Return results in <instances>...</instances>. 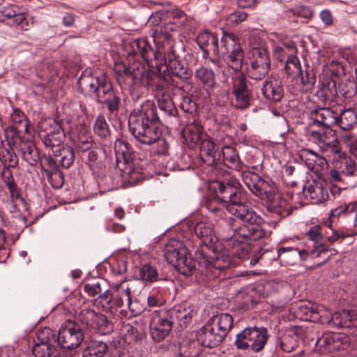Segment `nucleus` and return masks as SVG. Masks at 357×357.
<instances>
[{
	"label": "nucleus",
	"instance_id": "nucleus-38",
	"mask_svg": "<svg viewBox=\"0 0 357 357\" xmlns=\"http://www.w3.org/2000/svg\"><path fill=\"white\" fill-rule=\"evenodd\" d=\"M337 119L336 125L344 130H349L357 127V111L353 107L337 112Z\"/></svg>",
	"mask_w": 357,
	"mask_h": 357
},
{
	"label": "nucleus",
	"instance_id": "nucleus-54",
	"mask_svg": "<svg viewBox=\"0 0 357 357\" xmlns=\"http://www.w3.org/2000/svg\"><path fill=\"white\" fill-rule=\"evenodd\" d=\"M298 76L301 79V82L303 85V91L305 92H311L314 88L317 80L314 69L307 66L305 72L301 70V73H299Z\"/></svg>",
	"mask_w": 357,
	"mask_h": 357
},
{
	"label": "nucleus",
	"instance_id": "nucleus-16",
	"mask_svg": "<svg viewBox=\"0 0 357 357\" xmlns=\"http://www.w3.org/2000/svg\"><path fill=\"white\" fill-rule=\"evenodd\" d=\"M110 79L105 75L95 76L87 71H84L79 78L77 84L80 91L82 93L95 95L96 99L98 94H100L102 89Z\"/></svg>",
	"mask_w": 357,
	"mask_h": 357
},
{
	"label": "nucleus",
	"instance_id": "nucleus-19",
	"mask_svg": "<svg viewBox=\"0 0 357 357\" xmlns=\"http://www.w3.org/2000/svg\"><path fill=\"white\" fill-rule=\"evenodd\" d=\"M232 93L235 96L236 107L245 109L250 106L252 91L249 89V81L244 75L237 76L234 81Z\"/></svg>",
	"mask_w": 357,
	"mask_h": 357
},
{
	"label": "nucleus",
	"instance_id": "nucleus-30",
	"mask_svg": "<svg viewBox=\"0 0 357 357\" xmlns=\"http://www.w3.org/2000/svg\"><path fill=\"white\" fill-rule=\"evenodd\" d=\"M217 247H215V254L214 257L205 260L198 259L199 264H203L206 268V271L210 272L213 270L221 271L230 268L231 261L230 257L225 255V252H217Z\"/></svg>",
	"mask_w": 357,
	"mask_h": 357
},
{
	"label": "nucleus",
	"instance_id": "nucleus-45",
	"mask_svg": "<svg viewBox=\"0 0 357 357\" xmlns=\"http://www.w3.org/2000/svg\"><path fill=\"white\" fill-rule=\"evenodd\" d=\"M169 87V83L166 86V90L164 93H159L156 91L158 96H161L158 99V106L159 109L164 112V114L168 116H176L178 114V109L176 107L172 98L166 95Z\"/></svg>",
	"mask_w": 357,
	"mask_h": 357
},
{
	"label": "nucleus",
	"instance_id": "nucleus-47",
	"mask_svg": "<svg viewBox=\"0 0 357 357\" xmlns=\"http://www.w3.org/2000/svg\"><path fill=\"white\" fill-rule=\"evenodd\" d=\"M319 149L326 157L333 158L334 162L338 160L342 155H344V152L342 151L340 142L336 138L329 142L326 140L324 143L320 144Z\"/></svg>",
	"mask_w": 357,
	"mask_h": 357
},
{
	"label": "nucleus",
	"instance_id": "nucleus-35",
	"mask_svg": "<svg viewBox=\"0 0 357 357\" xmlns=\"http://www.w3.org/2000/svg\"><path fill=\"white\" fill-rule=\"evenodd\" d=\"M4 17L12 20L13 24L21 26L25 29L28 25V21L22 9L15 4H8L3 7L0 12Z\"/></svg>",
	"mask_w": 357,
	"mask_h": 357
},
{
	"label": "nucleus",
	"instance_id": "nucleus-29",
	"mask_svg": "<svg viewBox=\"0 0 357 357\" xmlns=\"http://www.w3.org/2000/svg\"><path fill=\"white\" fill-rule=\"evenodd\" d=\"M188 250L182 241L172 238L165 244L163 252L167 261L172 265L178 261L181 256L187 255Z\"/></svg>",
	"mask_w": 357,
	"mask_h": 357
},
{
	"label": "nucleus",
	"instance_id": "nucleus-59",
	"mask_svg": "<svg viewBox=\"0 0 357 357\" xmlns=\"http://www.w3.org/2000/svg\"><path fill=\"white\" fill-rule=\"evenodd\" d=\"M94 132L101 138L106 139L110 135V130L103 115H99L93 126Z\"/></svg>",
	"mask_w": 357,
	"mask_h": 357
},
{
	"label": "nucleus",
	"instance_id": "nucleus-41",
	"mask_svg": "<svg viewBox=\"0 0 357 357\" xmlns=\"http://www.w3.org/2000/svg\"><path fill=\"white\" fill-rule=\"evenodd\" d=\"M0 162L3 165L4 172L8 170V168L17 167L18 158L9 143L5 145L3 142H0Z\"/></svg>",
	"mask_w": 357,
	"mask_h": 357
},
{
	"label": "nucleus",
	"instance_id": "nucleus-17",
	"mask_svg": "<svg viewBox=\"0 0 357 357\" xmlns=\"http://www.w3.org/2000/svg\"><path fill=\"white\" fill-rule=\"evenodd\" d=\"M308 118L310 127L324 130L336 125L337 112L330 107H317L310 112Z\"/></svg>",
	"mask_w": 357,
	"mask_h": 357
},
{
	"label": "nucleus",
	"instance_id": "nucleus-20",
	"mask_svg": "<svg viewBox=\"0 0 357 357\" xmlns=\"http://www.w3.org/2000/svg\"><path fill=\"white\" fill-rule=\"evenodd\" d=\"M126 50L129 56H139L144 61H154L155 63L159 59V56L162 53H156L150 45L147 39L139 38L132 40L126 46Z\"/></svg>",
	"mask_w": 357,
	"mask_h": 357
},
{
	"label": "nucleus",
	"instance_id": "nucleus-48",
	"mask_svg": "<svg viewBox=\"0 0 357 357\" xmlns=\"http://www.w3.org/2000/svg\"><path fill=\"white\" fill-rule=\"evenodd\" d=\"M178 261L172 264L178 271L185 276H190L195 271V261L188 251L187 255L181 256Z\"/></svg>",
	"mask_w": 357,
	"mask_h": 357
},
{
	"label": "nucleus",
	"instance_id": "nucleus-9",
	"mask_svg": "<svg viewBox=\"0 0 357 357\" xmlns=\"http://www.w3.org/2000/svg\"><path fill=\"white\" fill-rule=\"evenodd\" d=\"M194 231L200 241L195 252L197 259L207 260L214 257L217 238L211 225L199 222L195 227Z\"/></svg>",
	"mask_w": 357,
	"mask_h": 357
},
{
	"label": "nucleus",
	"instance_id": "nucleus-21",
	"mask_svg": "<svg viewBox=\"0 0 357 357\" xmlns=\"http://www.w3.org/2000/svg\"><path fill=\"white\" fill-rule=\"evenodd\" d=\"M343 334L325 333L318 337L315 344V350L319 354L332 353L344 349Z\"/></svg>",
	"mask_w": 357,
	"mask_h": 357
},
{
	"label": "nucleus",
	"instance_id": "nucleus-24",
	"mask_svg": "<svg viewBox=\"0 0 357 357\" xmlns=\"http://www.w3.org/2000/svg\"><path fill=\"white\" fill-rule=\"evenodd\" d=\"M168 310L174 326L180 329L185 328L191 323L195 314L193 309L186 304L176 305Z\"/></svg>",
	"mask_w": 357,
	"mask_h": 357
},
{
	"label": "nucleus",
	"instance_id": "nucleus-5",
	"mask_svg": "<svg viewBox=\"0 0 357 357\" xmlns=\"http://www.w3.org/2000/svg\"><path fill=\"white\" fill-rule=\"evenodd\" d=\"M135 61L128 66H124L123 74L130 85L136 87L153 88L155 91L164 93L167 85V78L161 77L156 71H151V68L155 67L154 61Z\"/></svg>",
	"mask_w": 357,
	"mask_h": 357
},
{
	"label": "nucleus",
	"instance_id": "nucleus-52",
	"mask_svg": "<svg viewBox=\"0 0 357 357\" xmlns=\"http://www.w3.org/2000/svg\"><path fill=\"white\" fill-rule=\"evenodd\" d=\"M337 90L334 80H325L322 87L317 91V95L322 102L331 100L336 96Z\"/></svg>",
	"mask_w": 357,
	"mask_h": 357
},
{
	"label": "nucleus",
	"instance_id": "nucleus-15",
	"mask_svg": "<svg viewBox=\"0 0 357 357\" xmlns=\"http://www.w3.org/2000/svg\"><path fill=\"white\" fill-rule=\"evenodd\" d=\"M82 158L92 174L98 178L99 184H102L104 180L111 179L110 176H101L105 168L104 155L101 149L91 148L84 151L82 153Z\"/></svg>",
	"mask_w": 357,
	"mask_h": 357
},
{
	"label": "nucleus",
	"instance_id": "nucleus-58",
	"mask_svg": "<svg viewBox=\"0 0 357 357\" xmlns=\"http://www.w3.org/2000/svg\"><path fill=\"white\" fill-rule=\"evenodd\" d=\"M139 277L144 282H153L158 280L159 275L155 267L146 264L140 268Z\"/></svg>",
	"mask_w": 357,
	"mask_h": 357
},
{
	"label": "nucleus",
	"instance_id": "nucleus-37",
	"mask_svg": "<svg viewBox=\"0 0 357 357\" xmlns=\"http://www.w3.org/2000/svg\"><path fill=\"white\" fill-rule=\"evenodd\" d=\"M52 150L60 167L68 169L73 165L75 157L74 149L71 146H59Z\"/></svg>",
	"mask_w": 357,
	"mask_h": 357
},
{
	"label": "nucleus",
	"instance_id": "nucleus-13",
	"mask_svg": "<svg viewBox=\"0 0 357 357\" xmlns=\"http://www.w3.org/2000/svg\"><path fill=\"white\" fill-rule=\"evenodd\" d=\"M149 326L154 341L160 342L165 339L174 327L169 310L154 311L151 314Z\"/></svg>",
	"mask_w": 357,
	"mask_h": 357
},
{
	"label": "nucleus",
	"instance_id": "nucleus-40",
	"mask_svg": "<svg viewBox=\"0 0 357 357\" xmlns=\"http://www.w3.org/2000/svg\"><path fill=\"white\" fill-rule=\"evenodd\" d=\"M84 345L83 357H103L108 349L103 341L92 339L85 340Z\"/></svg>",
	"mask_w": 357,
	"mask_h": 357
},
{
	"label": "nucleus",
	"instance_id": "nucleus-64",
	"mask_svg": "<svg viewBox=\"0 0 357 357\" xmlns=\"http://www.w3.org/2000/svg\"><path fill=\"white\" fill-rule=\"evenodd\" d=\"M179 107L184 112L189 114H192L197 109L195 102L188 96H183Z\"/></svg>",
	"mask_w": 357,
	"mask_h": 357
},
{
	"label": "nucleus",
	"instance_id": "nucleus-26",
	"mask_svg": "<svg viewBox=\"0 0 357 357\" xmlns=\"http://www.w3.org/2000/svg\"><path fill=\"white\" fill-rule=\"evenodd\" d=\"M335 218L342 222L357 227V202L344 203L332 209L330 213V219L333 221Z\"/></svg>",
	"mask_w": 357,
	"mask_h": 357
},
{
	"label": "nucleus",
	"instance_id": "nucleus-53",
	"mask_svg": "<svg viewBox=\"0 0 357 357\" xmlns=\"http://www.w3.org/2000/svg\"><path fill=\"white\" fill-rule=\"evenodd\" d=\"M227 62L229 66L235 71L240 70L243 67L244 54L240 46H236V49L227 53Z\"/></svg>",
	"mask_w": 357,
	"mask_h": 357
},
{
	"label": "nucleus",
	"instance_id": "nucleus-11",
	"mask_svg": "<svg viewBox=\"0 0 357 357\" xmlns=\"http://www.w3.org/2000/svg\"><path fill=\"white\" fill-rule=\"evenodd\" d=\"M84 335L81 326L76 321L64 322L58 331V345L67 350H74L84 342Z\"/></svg>",
	"mask_w": 357,
	"mask_h": 357
},
{
	"label": "nucleus",
	"instance_id": "nucleus-32",
	"mask_svg": "<svg viewBox=\"0 0 357 357\" xmlns=\"http://www.w3.org/2000/svg\"><path fill=\"white\" fill-rule=\"evenodd\" d=\"M262 93L266 99L279 102L283 97L284 91L282 82L273 77L266 79L261 89Z\"/></svg>",
	"mask_w": 357,
	"mask_h": 357
},
{
	"label": "nucleus",
	"instance_id": "nucleus-2",
	"mask_svg": "<svg viewBox=\"0 0 357 357\" xmlns=\"http://www.w3.org/2000/svg\"><path fill=\"white\" fill-rule=\"evenodd\" d=\"M160 125L157 107L151 100H146L139 107L135 108L128 119L129 130L139 142L145 145L154 144L155 153L167 155L169 145L161 137Z\"/></svg>",
	"mask_w": 357,
	"mask_h": 357
},
{
	"label": "nucleus",
	"instance_id": "nucleus-27",
	"mask_svg": "<svg viewBox=\"0 0 357 357\" xmlns=\"http://www.w3.org/2000/svg\"><path fill=\"white\" fill-rule=\"evenodd\" d=\"M303 334V329L299 326H289L279 339V345L282 351L291 352L298 347V340Z\"/></svg>",
	"mask_w": 357,
	"mask_h": 357
},
{
	"label": "nucleus",
	"instance_id": "nucleus-50",
	"mask_svg": "<svg viewBox=\"0 0 357 357\" xmlns=\"http://www.w3.org/2000/svg\"><path fill=\"white\" fill-rule=\"evenodd\" d=\"M241 45L236 41V38L234 34L223 33L220 42L218 44V53L217 56H225L227 53L236 49V46Z\"/></svg>",
	"mask_w": 357,
	"mask_h": 357
},
{
	"label": "nucleus",
	"instance_id": "nucleus-28",
	"mask_svg": "<svg viewBox=\"0 0 357 357\" xmlns=\"http://www.w3.org/2000/svg\"><path fill=\"white\" fill-rule=\"evenodd\" d=\"M221 164L229 169L241 172L244 163L240 158L236 149L232 146L225 145L221 149Z\"/></svg>",
	"mask_w": 357,
	"mask_h": 357
},
{
	"label": "nucleus",
	"instance_id": "nucleus-4",
	"mask_svg": "<svg viewBox=\"0 0 357 357\" xmlns=\"http://www.w3.org/2000/svg\"><path fill=\"white\" fill-rule=\"evenodd\" d=\"M155 43H162L164 49V62L162 55L160 56L161 61L158 60L155 62V68L162 77L163 75L165 76L164 73L167 70L168 79H171V75L181 80H188L191 78L193 74L192 71L188 68L186 63L182 61L179 55L176 54L174 42L170 33H167L166 29L164 31L162 29L157 31Z\"/></svg>",
	"mask_w": 357,
	"mask_h": 357
},
{
	"label": "nucleus",
	"instance_id": "nucleus-33",
	"mask_svg": "<svg viewBox=\"0 0 357 357\" xmlns=\"http://www.w3.org/2000/svg\"><path fill=\"white\" fill-rule=\"evenodd\" d=\"M195 77L208 94L217 85L215 73L210 68L203 66L199 67L195 72Z\"/></svg>",
	"mask_w": 357,
	"mask_h": 357
},
{
	"label": "nucleus",
	"instance_id": "nucleus-39",
	"mask_svg": "<svg viewBox=\"0 0 357 357\" xmlns=\"http://www.w3.org/2000/svg\"><path fill=\"white\" fill-rule=\"evenodd\" d=\"M306 236L313 245L311 246L317 248V250L324 253L329 251V247L325 243V238L322 234V227L320 225H314L310 228L306 233Z\"/></svg>",
	"mask_w": 357,
	"mask_h": 357
},
{
	"label": "nucleus",
	"instance_id": "nucleus-34",
	"mask_svg": "<svg viewBox=\"0 0 357 357\" xmlns=\"http://www.w3.org/2000/svg\"><path fill=\"white\" fill-rule=\"evenodd\" d=\"M202 347L196 337H188L179 344L178 355L179 357H198L202 351Z\"/></svg>",
	"mask_w": 357,
	"mask_h": 357
},
{
	"label": "nucleus",
	"instance_id": "nucleus-22",
	"mask_svg": "<svg viewBox=\"0 0 357 357\" xmlns=\"http://www.w3.org/2000/svg\"><path fill=\"white\" fill-rule=\"evenodd\" d=\"M102 89L96 98L97 102L105 105L110 114L116 115L121 104L119 93L114 91L111 81Z\"/></svg>",
	"mask_w": 357,
	"mask_h": 357
},
{
	"label": "nucleus",
	"instance_id": "nucleus-43",
	"mask_svg": "<svg viewBox=\"0 0 357 357\" xmlns=\"http://www.w3.org/2000/svg\"><path fill=\"white\" fill-rule=\"evenodd\" d=\"M279 259L280 263L284 265H294L298 259V248L281 247L277 250L276 255L271 259Z\"/></svg>",
	"mask_w": 357,
	"mask_h": 357
},
{
	"label": "nucleus",
	"instance_id": "nucleus-55",
	"mask_svg": "<svg viewBox=\"0 0 357 357\" xmlns=\"http://www.w3.org/2000/svg\"><path fill=\"white\" fill-rule=\"evenodd\" d=\"M36 340L35 344H54L58 343V331L56 332L49 327L40 328L36 333Z\"/></svg>",
	"mask_w": 357,
	"mask_h": 357
},
{
	"label": "nucleus",
	"instance_id": "nucleus-63",
	"mask_svg": "<svg viewBox=\"0 0 357 357\" xmlns=\"http://www.w3.org/2000/svg\"><path fill=\"white\" fill-rule=\"evenodd\" d=\"M347 310H343L342 312H336L332 314V317L330 318L329 325H333L335 326L340 327V328H346V322L347 319L344 318L346 317Z\"/></svg>",
	"mask_w": 357,
	"mask_h": 357
},
{
	"label": "nucleus",
	"instance_id": "nucleus-56",
	"mask_svg": "<svg viewBox=\"0 0 357 357\" xmlns=\"http://www.w3.org/2000/svg\"><path fill=\"white\" fill-rule=\"evenodd\" d=\"M106 287V282L102 279H99L96 282L85 284L84 286V291L89 296L94 297L97 295L100 296L103 295L105 290H107Z\"/></svg>",
	"mask_w": 357,
	"mask_h": 357
},
{
	"label": "nucleus",
	"instance_id": "nucleus-3",
	"mask_svg": "<svg viewBox=\"0 0 357 357\" xmlns=\"http://www.w3.org/2000/svg\"><path fill=\"white\" fill-rule=\"evenodd\" d=\"M241 177L245 185L253 195L268 200L267 209L270 212L282 218L291 213L287 200L281 195L275 193L269 181L251 171H243Z\"/></svg>",
	"mask_w": 357,
	"mask_h": 357
},
{
	"label": "nucleus",
	"instance_id": "nucleus-51",
	"mask_svg": "<svg viewBox=\"0 0 357 357\" xmlns=\"http://www.w3.org/2000/svg\"><path fill=\"white\" fill-rule=\"evenodd\" d=\"M13 128L17 133H28L29 121L24 114L20 109H14L10 115Z\"/></svg>",
	"mask_w": 357,
	"mask_h": 357
},
{
	"label": "nucleus",
	"instance_id": "nucleus-62",
	"mask_svg": "<svg viewBox=\"0 0 357 357\" xmlns=\"http://www.w3.org/2000/svg\"><path fill=\"white\" fill-rule=\"evenodd\" d=\"M317 306L313 305H302L301 307V312L303 314V319L312 322H316L319 319L317 312Z\"/></svg>",
	"mask_w": 357,
	"mask_h": 357
},
{
	"label": "nucleus",
	"instance_id": "nucleus-6",
	"mask_svg": "<svg viewBox=\"0 0 357 357\" xmlns=\"http://www.w3.org/2000/svg\"><path fill=\"white\" fill-rule=\"evenodd\" d=\"M234 319L228 313L212 317L195 334L203 347L213 348L218 346L233 327Z\"/></svg>",
	"mask_w": 357,
	"mask_h": 357
},
{
	"label": "nucleus",
	"instance_id": "nucleus-18",
	"mask_svg": "<svg viewBox=\"0 0 357 357\" xmlns=\"http://www.w3.org/2000/svg\"><path fill=\"white\" fill-rule=\"evenodd\" d=\"M78 320L86 326L101 333H106L110 330L109 321L105 315L87 307L81 310Z\"/></svg>",
	"mask_w": 357,
	"mask_h": 357
},
{
	"label": "nucleus",
	"instance_id": "nucleus-31",
	"mask_svg": "<svg viewBox=\"0 0 357 357\" xmlns=\"http://www.w3.org/2000/svg\"><path fill=\"white\" fill-rule=\"evenodd\" d=\"M197 42L204 52V58H207L210 52L214 55L218 53L219 40L216 34L209 32L202 33L198 36Z\"/></svg>",
	"mask_w": 357,
	"mask_h": 357
},
{
	"label": "nucleus",
	"instance_id": "nucleus-60",
	"mask_svg": "<svg viewBox=\"0 0 357 357\" xmlns=\"http://www.w3.org/2000/svg\"><path fill=\"white\" fill-rule=\"evenodd\" d=\"M163 13L162 12H155L153 13L149 19L148 22L154 26H157V28L155 29L153 38H155V36H156V31H160L161 29L164 31L166 29L167 33H169L168 31H174V27L173 25L167 24L165 26L162 27L160 26V23L161 22L162 17Z\"/></svg>",
	"mask_w": 357,
	"mask_h": 357
},
{
	"label": "nucleus",
	"instance_id": "nucleus-44",
	"mask_svg": "<svg viewBox=\"0 0 357 357\" xmlns=\"http://www.w3.org/2000/svg\"><path fill=\"white\" fill-rule=\"evenodd\" d=\"M305 197H309L314 203H321L328 199V188L320 184L310 185L303 188Z\"/></svg>",
	"mask_w": 357,
	"mask_h": 357
},
{
	"label": "nucleus",
	"instance_id": "nucleus-8",
	"mask_svg": "<svg viewBox=\"0 0 357 357\" xmlns=\"http://www.w3.org/2000/svg\"><path fill=\"white\" fill-rule=\"evenodd\" d=\"M270 335L264 327H247L236 335L234 342L238 350L259 352L266 344Z\"/></svg>",
	"mask_w": 357,
	"mask_h": 357
},
{
	"label": "nucleus",
	"instance_id": "nucleus-49",
	"mask_svg": "<svg viewBox=\"0 0 357 357\" xmlns=\"http://www.w3.org/2000/svg\"><path fill=\"white\" fill-rule=\"evenodd\" d=\"M32 353L35 357H62L54 344H35Z\"/></svg>",
	"mask_w": 357,
	"mask_h": 357
},
{
	"label": "nucleus",
	"instance_id": "nucleus-57",
	"mask_svg": "<svg viewBox=\"0 0 357 357\" xmlns=\"http://www.w3.org/2000/svg\"><path fill=\"white\" fill-rule=\"evenodd\" d=\"M284 70L289 76H298L301 73V66L296 55L289 54L286 61Z\"/></svg>",
	"mask_w": 357,
	"mask_h": 357
},
{
	"label": "nucleus",
	"instance_id": "nucleus-7",
	"mask_svg": "<svg viewBox=\"0 0 357 357\" xmlns=\"http://www.w3.org/2000/svg\"><path fill=\"white\" fill-rule=\"evenodd\" d=\"M112 293L109 290H105L103 295L98 296L96 301L100 305L102 310L114 314L119 308L126 303L128 308L131 309V292L132 287L126 280H121L112 284Z\"/></svg>",
	"mask_w": 357,
	"mask_h": 357
},
{
	"label": "nucleus",
	"instance_id": "nucleus-36",
	"mask_svg": "<svg viewBox=\"0 0 357 357\" xmlns=\"http://www.w3.org/2000/svg\"><path fill=\"white\" fill-rule=\"evenodd\" d=\"M70 139L75 147L82 153L91 149L93 142L91 132L86 127H82L77 132H73Z\"/></svg>",
	"mask_w": 357,
	"mask_h": 357
},
{
	"label": "nucleus",
	"instance_id": "nucleus-25",
	"mask_svg": "<svg viewBox=\"0 0 357 357\" xmlns=\"http://www.w3.org/2000/svg\"><path fill=\"white\" fill-rule=\"evenodd\" d=\"M184 142L190 147L194 148L208 137L203 126L198 122L188 123L181 131Z\"/></svg>",
	"mask_w": 357,
	"mask_h": 357
},
{
	"label": "nucleus",
	"instance_id": "nucleus-61",
	"mask_svg": "<svg viewBox=\"0 0 357 357\" xmlns=\"http://www.w3.org/2000/svg\"><path fill=\"white\" fill-rule=\"evenodd\" d=\"M1 175L11 195L13 196L15 193H17V185L14 181L12 172L10 171V168H8V170L6 172H4V168H3Z\"/></svg>",
	"mask_w": 357,
	"mask_h": 357
},
{
	"label": "nucleus",
	"instance_id": "nucleus-42",
	"mask_svg": "<svg viewBox=\"0 0 357 357\" xmlns=\"http://www.w3.org/2000/svg\"><path fill=\"white\" fill-rule=\"evenodd\" d=\"M20 150L23 159L31 166L35 165L40 160L39 152L31 141L21 142Z\"/></svg>",
	"mask_w": 357,
	"mask_h": 357
},
{
	"label": "nucleus",
	"instance_id": "nucleus-1",
	"mask_svg": "<svg viewBox=\"0 0 357 357\" xmlns=\"http://www.w3.org/2000/svg\"><path fill=\"white\" fill-rule=\"evenodd\" d=\"M218 199L224 203L227 211L243 225L234 229L233 240L241 243L257 241L266 236L262 225L264 220L248 202L246 192L234 177L218 182Z\"/></svg>",
	"mask_w": 357,
	"mask_h": 357
},
{
	"label": "nucleus",
	"instance_id": "nucleus-12",
	"mask_svg": "<svg viewBox=\"0 0 357 357\" xmlns=\"http://www.w3.org/2000/svg\"><path fill=\"white\" fill-rule=\"evenodd\" d=\"M38 137L45 146L52 149L58 148L63 141L64 132L59 121L52 118L38 123Z\"/></svg>",
	"mask_w": 357,
	"mask_h": 357
},
{
	"label": "nucleus",
	"instance_id": "nucleus-23",
	"mask_svg": "<svg viewBox=\"0 0 357 357\" xmlns=\"http://www.w3.org/2000/svg\"><path fill=\"white\" fill-rule=\"evenodd\" d=\"M200 157L202 161L208 166L221 165V151L218 146L208 137L204 139L199 144Z\"/></svg>",
	"mask_w": 357,
	"mask_h": 357
},
{
	"label": "nucleus",
	"instance_id": "nucleus-10",
	"mask_svg": "<svg viewBox=\"0 0 357 357\" xmlns=\"http://www.w3.org/2000/svg\"><path fill=\"white\" fill-rule=\"evenodd\" d=\"M116 168L122 172L123 176H127L131 185H136L144 180L143 176L134 167L131 153L128 143L121 144L116 149Z\"/></svg>",
	"mask_w": 357,
	"mask_h": 357
},
{
	"label": "nucleus",
	"instance_id": "nucleus-14",
	"mask_svg": "<svg viewBox=\"0 0 357 357\" xmlns=\"http://www.w3.org/2000/svg\"><path fill=\"white\" fill-rule=\"evenodd\" d=\"M271 68L269 54L266 49L255 47L252 49V59L248 69L251 79L261 80L268 73Z\"/></svg>",
	"mask_w": 357,
	"mask_h": 357
},
{
	"label": "nucleus",
	"instance_id": "nucleus-46",
	"mask_svg": "<svg viewBox=\"0 0 357 357\" xmlns=\"http://www.w3.org/2000/svg\"><path fill=\"white\" fill-rule=\"evenodd\" d=\"M335 167L340 169L342 174L350 176L356 175V163L350 156L344 153L338 160L333 162Z\"/></svg>",
	"mask_w": 357,
	"mask_h": 357
}]
</instances>
